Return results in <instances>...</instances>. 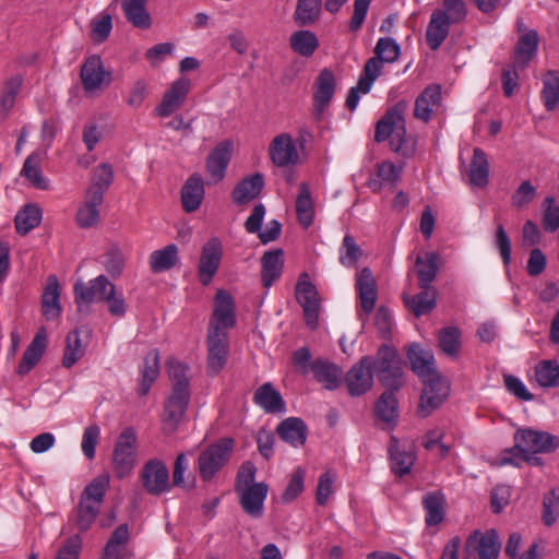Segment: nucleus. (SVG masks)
I'll use <instances>...</instances> for the list:
<instances>
[{"mask_svg":"<svg viewBox=\"0 0 559 559\" xmlns=\"http://www.w3.org/2000/svg\"><path fill=\"white\" fill-rule=\"evenodd\" d=\"M407 358L412 370L424 383L417 415L426 418L447 400L450 386L437 371L436 360L431 350L424 349L418 344H412L407 349Z\"/></svg>","mask_w":559,"mask_h":559,"instance_id":"f257e3e1","label":"nucleus"},{"mask_svg":"<svg viewBox=\"0 0 559 559\" xmlns=\"http://www.w3.org/2000/svg\"><path fill=\"white\" fill-rule=\"evenodd\" d=\"M166 366L173 385L164 404L163 425L166 433H173L183 418L191 397L189 367L173 358L167 360Z\"/></svg>","mask_w":559,"mask_h":559,"instance_id":"f03ea898","label":"nucleus"},{"mask_svg":"<svg viewBox=\"0 0 559 559\" xmlns=\"http://www.w3.org/2000/svg\"><path fill=\"white\" fill-rule=\"evenodd\" d=\"M109 484L110 477L104 473L93 478L83 489L79 503L70 516V521H73L81 533L88 531L95 522Z\"/></svg>","mask_w":559,"mask_h":559,"instance_id":"7ed1b4c3","label":"nucleus"},{"mask_svg":"<svg viewBox=\"0 0 559 559\" xmlns=\"http://www.w3.org/2000/svg\"><path fill=\"white\" fill-rule=\"evenodd\" d=\"M406 108V102H397L377 122L374 132V141L378 143H382L392 136L390 141L392 150L403 156H408L413 152V148L406 145V127L404 119Z\"/></svg>","mask_w":559,"mask_h":559,"instance_id":"20e7f679","label":"nucleus"},{"mask_svg":"<svg viewBox=\"0 0 559 559\" xmlns=\"http://www.w3.org/2000/svg\"><path fill=\"white\" fill-rule=\"evenodd\" d=\"M380 383L385 388L400 390L403 385V371L401 359L395 348L383 344L379 347L376 358L372 359Z\"/></svg>","mask_w":559,"mask_h":559,"instance_id":"39448f33","label":"nucleus"},{"mask_svg":"<svg viewBox=\"0 0 559 559\" xmlns=\"http://www.w3.org/2000/svg\"><path fill=\"white\" fill-rule=\"evenodd\" d=\"M234 440L223 438L206 447L198 457V471L203 481H210L228 462Z\"/></svg>","mask_w":559,"mask_h":559,"instance_id":"423d86ee","label":"nucleus"},{"mask_svg":"<svg viewBox=\"0 0 559 559\" xmlns=\"http://www.w3.org/2000/svg\"><path fill=\"white\" fill-rule=\"evenodd\" d=\"M136 433L132 427L124 428L118 436L112 452V467L117 478L127 477L135 465Z\"/></svg>","mask_w":559,"mask_h":559,"instance_id":"0eeeda50","label":"nucleus"},{"mask_svg":"<svg viewBox=\"0 0 559 559\" xmlns=\"http://www.w3.org/2000/svg\"><path fill=\"white\" fill-rule=\"evenodd\" d=\"M501 542L496 530L473 531L465 540L463 559H498Z\"/></svg>","mask_w":559,"mask_h":559,"instance_id":"6e6552de","label":"nucleus"},{"mask_svg":"<svg viewBox=\"0 0 559 559\" xmlns=\"http://www.w3.org/2000/svg\"><path fill=\"white\" fill-rule=\"evenodd\" d=\"M558 448V436L533 428H521L514 433V445L510 451L530 450L533 453H551Z\"/></svg>","mask_w":559,"mask_h":559,"instance_id":"1a4fd4ad","label":"nucleus"},{"mask_svg":"<svg viewBox=\"0 0 559 559\" xmlns=\"http://www.w3.org/2000/svg\"><path fill=\"white\" fill-rule=\"evenodd\" d=\"M114 284L105 275H99L87 283L79 281L73 286L74 302L78 312L83 314L90 313V306L94 301L103 302L110 286Z\"/></svg>","mask_w":559,"mask_h":559,"instance_id":"9d476101","label":"nucleus"},{"mask_svg":"<svg viewBox=\"0 0 559 559\" xmlns=\"http://www.w3.org/2000/svg\"><path fill=\"white\" fill-rule=\"evenodd\" d=\"M401 47L394 38H379L374 47V56L366 61L362 69L369 76L364 85L368 86L370 80L376 81L382 73L383 63H393L399 59Z\"/></svg>","mask_w":559,"mask_h":559,"instance_id":"9b49d317","label":"nucleus"},{"mask_svg":"<svg viewBox=\"0 0 559 559\" xmlns=\"http://www.w3.org/2000/svg\"><path fill=\"white\" fill-rule=\"evenodd\" d=\"M80 79L84 93L94 95L111 83V72L107 71L98 55L87 57L80 71Z\"/></svg>","mask_w":559,"mask_h":559,"instance_id":"f8f14e48","label":"nucleus"},{"mask_svg":"<svg viewBox=\"0 0 559 559\" xmlns=\"http://www.w3.org/2000/svg\"><path fill=\"white\" fill-rule=\"evenodd\" d=\"M141 480L143 489L151 496H160L171 489L169 471L158 459H151L143 465Z\"/></svg>","mask_w":559,"mask_h":559,"instance_id":"ddd939ff","label":"nucleus"},{"mask_svg":"<svg viewBox=\"0 0 559 559\" xmlns=\"http://www.w3.org/2000/svg\"><path fill=\"white\" fill-rule=\"evenodd\" d=\"M223 258V245L219 238H210L202 247L198 264V277L203 286H207L217 273Z\"/></svg>","mask_w":559,"mask_h":559,"instance_id":"4468645a","label":"nucleus"},{"mask_svg":"<svg viewBox=\"0 0 559 559\" xmlns=\"http://www.w3.org/2000/svg\"><path fill=\"white\" fill-rule=\"evenodd\" d=\"M207 373L216 376L225 366L229 353L227 332H218L217 328L207 329Z\"/></svg>","mask_w":559,"mask_h":559,"instance_id":"2eb2a0df","label":"nucleus"},{"mask_svg":"<svg viewBox=\"0 0 559 559\" xmlns=\"http://www.w3.org/2000/svg\"><path fill=\"white\" fill-rule=\"evenodd\" d=\"M307 277V274H302L296 285L295 294L302 308L306 324L314 330L318 325L320 304L317 287Z\"/></svg>","mask_w":559,"mask_h":559,"instance_id":"dca6fc26","label":"nucleus"},{"mask_svg":"<svg viewBox=\"0 0 559 559\" xmlns=\"http://www.w3.org/2000/svg\"><path fill=\"white\" fill-rule=\"evenodd\" d=\"M236 491L243 512L252 519H261L264 513L269 486L265 483H255L251 486L238 485Z\"/></svg>","mask_w":559,"mask_h":559,"instance_id":"f3484780","label":"nucleus"},{"mask_svg":"<svg viewBox=\"0 0 559 559\" xmlns=\"http://www.w3.org/2000/svg\"><path fill=\"white\" fill-rule=\"evenodd\" d=\"M345 383L352 396L367 393L373 385L372 358L364 356L345 376Z\"/></svg>","mask_w":559,"mask_h":559,"instance_id":"a211bd4d","label":"nucleus"},{"mask_svg":"<svg viewBox=\"0 0 559 559\" xmlns=\"http://www.w3.org/2000/svg\"><path fill=\"white\" fill-rule=\"evenodd\" d=\"M236 325L235 301L233 296L224 289L215 295V304L209 328H217L218 332H227Z\"/></svg>","mask_w":559,"mask_h":559,"instance_id":"6ab92c4d","label":"nucleus"},{"mask_svg":"<svg viewBox=\"0 0 559 559\" xmlns=\"http://www.w3.org/2000/svg\"><path fill=\"white\" fill-rule=\"evenodd\" d=\"M269 155L272 163L277 167H287L299 162L296 144L288 133H281L271 141Z\"/></svg>","mask_w":559,"mask_h":559,"instance_id":"aec40b11","label":"nucleus"},{"mask_svg":"<svg viewBox=\"0 0 559 559\" xmlns=\"http://www.w3.org/2000/svg\"><path fill=\"white\" fill-rule=\"evenodd\" d=\"M355 287L360 308L367 317L373 311L378 297L377 283L369 267H364L357 273Z\"/></svg>","mask_w":559,"mask_h":559,"instance_id":"412c9836","label":"nucleus"},{"mask_svg":"<svg viewBox=\"0 0 559 559\" xmlns=\"http://www.w3.org/2000/svg\"><path fill=\"white\" fill-rule=\"evenodd\" d=\"M314 88L313 110L317 115H321L332 100L336 88V80L330 69L324 68L320 71Z\"/></svg>","mask_w":559,"mask_h":559,"instance_id":"4be33fe9","label":"nucleus"},{"mask_svg":"<svg viewBox=\"0 0 559 559\" xmlns=\"http://www.w3.org/2000/svg\"><path fill=\"white\" fill-rule=\"evenodd\" d=\"M442 88L439 84H430L417 96L415 100L414 117L424 122L431 119L435 108L441 105Z\"/></svg>","mask_w":559,"mask_h":559,"instance_id":"5701e85b","label":"nucleus"},{"mask_svg":"<svg viewBox=\"0 0 559 559\" xmlns=\"http://www.w3.org/2000/svg\"><path fill=\"white\" fill-rule=\"evenodd\" d=\"M204 181L199 174L191 175L183 183L180 198L186 213L195 212L204 199Z\"/></svg>","mask_w":559,"mask_h":559,"instance_id":"b1692460","label":"nucleus"},{"mask_svg":"<svg viewBox=\"0 0 559 559\" xmlns=\"http://www.w3.org/2000/svg\"><path fill=\"white\" fill-rule=\"evenodd\" d=\"M253 403L266 414H281L286 411L285 401L271 382H265L255 390Z\"/></svg>","mask_w":559,"mask_h":559,"instance_id":"393cba45","label":"nucleus"},{"mask_svg":"<svg viewBox=\"0 0 559 559\" xmlns=\"http://www.w3.org/2000/svg\"><path fill=\"white\" fill-rule=\"evenodd\" d=\"M454 24L443 11L433 10L426 29V41L431 50H437L447 39L450 26Z\"/></svg>","mask_w":559,"mask_h":559,"instance_id":"a878e982","label":"nucleus"},{"mask_svg":"<svg viewBox=\"0 0 559 559\" xmlns=\"http://www.w3.org/2000/svg\"><path fill=\"white\" fill-rule=\"evenodd\" d=\"M264 187V177L255 173L243 178L237 183L231 192L233 202L236 205H243L259 197Z\"/></svg>","mask_w":559,"mask_h":559,"instance_id":"bb28decb","label":"nucleus"},{"mask_svg":"<svg viewBox=\"0 0 559 559\" xmlns=\"http://www.w3.org/2000/svg\"><path fill=\"white\" fill-rule=\"evenodd\" d=\"M159 352L157 348L151 349L143 358V365L140 369V379L138 394L146 395L153 383L157 380L160 371Z\"/></svg>","mask_w":559,"mask_h":559,"instance_id":"cd10ccee","label":"nucleus"},{"mask_svg":"<svg viewBox=\"0 0 559 559\" xmlns=\"http://www.w3.org/2000/svg\"><path fill=\"white\" fill-rule=\"evenodd\" d=\"M277 435L292 447L298 448L306 443L308 427L299 417H288L280 423Z\"/></svg>","mask_w":559,"mask_h":559,"instance_id":"c85d7f7f","label":"nucleus"},{"mask_svg":"<svg viewBox=\"0 0 559 559\" xmlns=\"http://www.w3.org/2000/svg\"><path fill=\"white\" fill-rule=\"evenodd\" d=\"M284 251L274 249L265 251L261 258V281L264 287L270 288L283 272Z\"/></svg>","mask_w":559,"mask_h":559,"instance_id":"c756f323","label":"nucleus"},{"mask_svg":"<svg viewBox=\"0 0 559 559\" xmlns=\"http://www.w3.org/2000/svg\"><path fill=\"white\" fill-rule=\"evenodd\" d=\"M231 157V144L223 142L216 145L210 153L206 160V170L216 181L225 177L226 168Z\"/></svg>","mask_w":559,"mask_h":559,"instance_id":"7c9ffc66","label":"nucleus"},{"mask_svg":"<svg viewBox=\"0 0 559 559\" xmlns=\"http://www.w3.org/2000/svg\"><path fill=\"white\" fill-rule=\"evenodd\" d=\"M189 86L190 83L187 80L176 81L164 95L159 106L155 109L156 114L160 117L170 116L182 104L189 92Z\"/></svg>","mask_w":559,"mask_h":559,"instance_id":"2f4dec72","label":"nucleus"},{"mask_svg":"<svg viewBox=\"0 0 559 559\" xmlns=\"http://www.w3.org/2000/svg\"><path fill=\"white\" fill-rule=\"evenodd\" d=\"M46 332L45 329L41 328L23 354L22 360L17 367V373L20 376L27 374L37 365L46 349Z\"/></svg>","mask_w":559,"mask_h":559,"instance_id":"473e14b6","label":"nucleus"},{"mask_svg":"<svg viewBox=\"0 0 559 559\" xmlns=\"http://www.w3.org/2000/svg\"><path fill=\"white\" fill-rule=\"evenodd\" d=\"M423 508L425 510V522L427 526L440 524L445 516V496L441 490L427 492L423 497Z\"/></svg>","mask_w":559,"mask_h":559,"instance_id":"72a5a7b5","label":"nucleus"},{"mask_svg":"<svg viewBox=\"0 0 559 559\" xmlns=\"http://www.w3.org/2000/svg\"><path fill=\"white\" fill-rule=\"evenodd\" d=\"M130 538L128 524H120L107 540L100 559H127V545Z\"/></svg>","mask_w":559,"mask_h":559,"instance_id":"f704fd0d","label":"nucleus"},{"mask_svg":"<svg viewBox=\"0 0 559 559\" xmlns=\"http://www.w3.org/2000/svg\"><path fill=\"white\" fill-rule=\"evenodd\" d=\"M41 312L46 320H55L61 314L59 282L50 275L41 295Z\"/></svg>","mask_w":559,"mask_h":559,"instance_id":"c9c22d12","label":"nucleus"},{"mask_svg":"<svg viewBox=\"0 0 559 559\" xmlns=\"http://www.w3.org/2000/svg\"><path fill=\"white\" fill-rule=\"evenodd\" d=\"M421 290L414 295H403L405 306L412 310L415 317L419 318L429 313L435 307L437 301V289L435 287H419Z\"/></svg>","mask_w":559,"mask_h":559,"instance_id":"e433bc0d","label":"nucleus"},{"mask_svg":"<svg viewBox=\"0 0 559 559\" xmlns=\"http://www.w3.org/2000/svg\"><path fill=\"white\" fill-rule=\"evenodd\" d=\"M114 182V168L109 163L97 165L91 176V183L85 193L104 200L105 193Z\"/></svg>","mask_w":559,"mask_h":559,"instance_id":"4c0bfd02","label":"nucleus"},{"mask_svg":"<svg viewBox=\"0 0 559 559\" xmlns=\"http://www.w3.org/2000/svg\"><path fill=\"white\" fill-rule=\"evenodd\" d=\"M538 48V34L531 29L522 35L515 46L513 61L520 69H525L536 56Z\"/></svg>","mask_w":559,"mask_h":559,"instance_id":"58836bf2","label":"nucleus"},{"mask_svg":"<svg viewBox=\"0 0 559 559\" xmlns=\"http://www.w3.org/2000/svg\"><path fill=\"white\" fill-rule=\"evenodd\" d=\"M314 379L326 390H335L341 384L342 370L334 364L323 359H316L311 364Z\"/></svg>","mask_w":559,"mask_h":559,"instance_id":"ea45409f","label":"nucleus"},{"mask_svg":"<svg viewBox=\"0 0 559 559\" xmlns=\"http://www.w3.org/2000/svg\"><path fill=\"white\" fill-rule=\"evenodd\" d=\"M374 405V415L389 425H395L399 417V401L395 393L399 390L385 388Z\"/></svg>","mask_w":559,"mask_h":559,"instance_id":"a19ab883","label":"nucleus"},{"mask_svg":"<svg viewBox=\"0 0 559 559\" xmlns=\"http://www.w3.org/2000/svg\"><path fill=\"white\" fill-rule=\"evenodd\" d=\"M439 254L429 251L424 255L418 254L416 258V274L419 287H433L432 282L438 273Z\"/></svg>","mask_w":559,"mask_h":559,"instance_id":"79ce46f5","label":"nucleus"},{"mask_svg":"<svg viewBox=\"0 0 559 559\" xmlns=\"http://www.w3.org/2000/svg\"><path fill=\"white\" fill-rule=\"evenodd\" d=\"M104 200L85 193L84 201L79 206L75 222L81 228L94 227L99 221V207Z\"/></svg>","mask_w":559,"mask_h":559,"instance_id":"37998d69","label":"nucleus"},{"mask_svg":"<svg viewBox=\"0 0 559 559\" xmlns=\"http://www.w3.org/2000/svg\"><path fill=\"white\" fill-rule=\"evenodd\" d=\"M296 215L299 224L305 228H309L314 219V205L308 183L301 182L299 193L296 198Z\"/></svg>","mask_w":559,"mask_h":559,"instance_id":"c03bdc74","label":"nucleus"},{"mask_svg":"<svg viewBox=\"0 0 559 559\" xmlns=\"http://www.w3.org/2000/svg\"><path fill=\"white\" fill-rule=\"evenodd\" d=\"M489 163L486 153L475 147L469 164L468 179L474 187L483 188L488 183Z\"/></svg>","mask_w":559,"mask_h":559,"instance_id":"a18cd8bd","label":"nucleus"},{"mask_svg":"<svg viewBox=\"0 0 559 559\" xmlns=\"http://www.w3.org/2000/svg\"><path fill=\"white\" fill-rule=\"evenodd\" d=\"M146 2L139 0H122L121 8L127 21L134 27L147 29L152 20L145 8Z\"/></svg>","mask_w":559,"mask_h":559,"instance_id":"49530a36","label":"nucleus"},{"mask_svg":"<svg viewBox=\"0 0 559 559\" xmlns=\"http://www.w3.org/2000/svg\"><path fill=\"white\" fill-rule=\"evenodd\" d=\"M534 377L540 388H558L559 362L555 359L540 360L534 368Z\"/></svg>","mask_w":559,"mask_h":559,"instance_id":"de8ad7c7","label":"nucleus"},{"mask_svg":"<svg viewBox=\"0 0 559 559\" xmlns=\"http://www.w3.org/2000/svg\"><path fill=\"white\" fill-rule=\"evenodd\" d=\"M41 156L38 152H33L24 162L21 175L26 177L28 181L39 190L49 189V180L43 175L40 170Z\"/></svg>","mask_w":559,"mask_h":559,"instance_id":"09e8293b","label":"nucleus"},{"mask_svg":"<svg viewBox=\"0 0 559 559\" xmlns=\"http://www.w3.org/2000/svg\"><path fill=\"white\" fill-rule=\"evenodd\" d=\"M289 45L294 52L301 57L309 58L319 47V40L311 31L300 29L290 35Z\"/></svg>","mask_w":559,"mask_h":559,"instance_id":"8fccbe9b","label":"nucleus"},{"mask_svg":"<svg viewBox=\"0 0 559 559\" xmlns=\"http://www.w3.org/2000/svg\"><path fill=\"white\" fill-rule=\"evenodd\" d=\"M416 455L411 450L402 449L400 445L390 448L391 469L395 476L402 478L412 472Z\"/></svg>","mask_w":559,"mask_h":559,"instance_id":"3c124183","label":"nucleus"},{"mask_svg":"<svg viewBox=\"0 0 559 559\" xmlns=\"http://www.w3.org/2000/svg\"><path fill=\"white\" fill-rule=\"evenodd\" d=\"M41 222V210L36 204L24 205L15 215L14 224L17 234L24 236L36 228Z\"/></svg>","mask_w":559,"mask_h":559,"instance_id":"603ef678","label":"nucleus"},{"mask_svg":"<svg viewBox=\"0 0 559 559\" xmlns=\"http://www.w3.org/2000/svg\"><path fill=\"white\" fill-rule=\"evenodd\" d=\"M540 98L548 111L559 106V71H548L543 78Z\"/></svg>","mask_w":559,"mask_h":559,"instance_id":"864d4df0","label":"nucleus"},{"mask_svg":"<svg viewBox=\"0 0 559 559\" xmlns=\"http://www.w3.org/2000/svg\"><path fill=\"white\" fill-rule=\"evenodd\" d=\"M322 0H297L294 21L298 26H309L319 20Z\"/></svg>","mask_w":559,"mask_h":559,"instance_id":"5fc2aeb1","label":"nucleus"},{"mask_svg":"<svg viewBox=\"0 0 559 559\" xmlns=\"http://www.w3.org/2000/svg\"><path fill=\"white\" fill-rule=\"evenodd\" d=\"M177 260L178 249L176 245L171 243L151 253L150 266L154 273H160L170 270Z\"/></svg>","mask_w":559,"mask_h":559,"instance_id":"6e6d98bb","label":"nucleus"},{"mask_svg":"<svg viewBox=\"0 0 559 559\" xmlns=\"http://www.w3.org/2000/svg\"><path fill=\"white\" fill-rule=\"evenodd\" d=\"M438 344L443 354L456 358L461 348V331L456 326L442 328L438 333Z\"/></svg>","mask_w":559,"mask_h":559,"instance_id":"4d7b16f0","label":"nucleus"},{"mask_svg":"<svg viewBox=\"0 0 559 559\" xmlns=\"http://www.w3.org/2000/svg\"><path fill=\"white\" fill-rule=\"evenodd\" d=\"M85 354V347L82 345V340L79 330L71 331L67 335V344L62 357V366L71 368L80 358Z\"/></svg>","mask_w":559,"mask_h":559,"instance_id":"13d9d810","label":"nucleus"},{"mask_svg":"<svg viewBox=\"0 0 559 559\" xmlns=\"http://www.w3.org/2000/svg\"><path fill=\"white\" fill-rule=\"evenodd\" d=\"M559 518V488H552L544 496L542 521L546 526L554 525Z\"/></svg>","mask_w":559,"mask_h":559,"instance_id":"bf43d9fd","label":"nucleus"},{"mask_svg":"<svg viewBox=\"0 0 559 559\" xmlns=\"http://www.w3.org/2000/svg\"><path fill=\"white\" fill-rule=\"evenodd\" d=\"M542 226L547 233H555L559 229V205L552 195L545 198L543 202Z\"/></svg>","mask_w":559,"mask_h":559,"instance_id":"052dcab7","label":"nucleus"},{"mask_svg":"<svg viewBox=\"0 0 559 559\" xmlns=\"http://www.w3.org/2000/svg\"><path fill=\"white\" fill-rule=\"evenodd\" d=\"M22 83L23 78L20 74L12 75L5 81L0 96V107L3 111H9L13 107Z\"/></svg>","mask_w":559,"mask_h":559,"instance_id":"680f3d73","label":"nucleus"},{"mask_svg":"<svg viewBox=\"0 0 559 559\" xmlns=\"http://www.w3.org/2000/svg\"><path fill=\"white\" fill-rule=\"evenodd\" d=\"M362 255L361 248L350 235H345L340 249V262L344 266H354Z\"/></svg>","mask_w":559,"mask_h":559,"instance_id":"e2e57ef3","label":"nucleus"},{"mask_svg":"<svg viewBox=\"0 0 559 559\" xmlns=\"http://www.w3.org/2000/svg\"><path fill=\"white\" fill-rule=\"evenodd\" d=\"M83 548V539L80 534H74L61 544L55 559H79Z\"/></svg>","mask_w":559,"mask_h":559,"instance_id":"0e129e2a","label":"nucleus"},{"mask_svg":"<svg viewBox=\"0 0 559 559\" xmlns=\"http://www.w3.org/2000/svg\"><path fill=\"white\" fill-rule=\"evenodd\" d=\"M306 472L301 467H297L290 475L288 485L282 495L284 502L294 501L302 491Z\"/></svg>","mask_w":559,"mask_h":559,"instance_id":"69168bd1","label":"nucleus"},{"mask_svg":"<svg viewBox=\"0 0 559 559\" xmlns=\"http://www.w3.org/2000/svg\"><path fill=\"white\" fill-rule=\"evenodd\" d=\"M436 10L443 11L445 16L455 24L464 22L467 16V7L464 0H443L442 8Z\"/></svg>","mask_w":559,"mask_h":559,"instance_id":"338daca9","label":"nucleus"},{"mask_svg":"<svg viewBox=\"0 0 559 559\" xmlns=\"http://www.w3.org/2000/svg\"><path fill=\"white\" fill-rule=\"evenodd\" d=\"M103 302L107 304L108 312L112 317L122 318L127 313V301L121 293H117L115 284L110 286V289Z\"/></svg>","mask_w":559,"mask_h":559,"instance_id":"774afa93","label":"nucleus"}]
</instances>
